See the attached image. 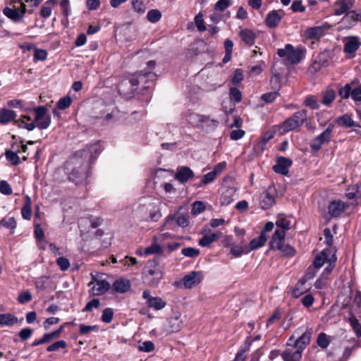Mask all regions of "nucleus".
<instances>
[{
	"label": "nucleus",
	"instance_id": "obj_51",
	"mask_svg": "<svg viewBox=\"0 0 361 361\" xmlns=\"http://www.w3.org/2000/svg\"><path fill=\"white\" fill-rule=\"evenodd\" d=\"M72 103V99L69 96H66L61 98L57 102V107L61 110H64L68 108Z\"/></svg>",
	"mask_w": 361,
	"mask_h": 361
},
{
	"label": "nucleus",
	"instance_id": "obj_50",
	"mask_svg": "<svg viewBox=\"0 0 361 361\" xmlns=\"http://www.w3.org/2000/svg\"><path fill=\"white\" fill-rule=\"evenodd\" d=\"M161 18V13L158 9H151L147 15V20L152 23L158 22Z\"/></svg>",
	"mask_w": 361,
	"mask_h": 361
},
{
	"label": "nucleus",
	"instance_id": "obj_10",
	"mask_svg": "<svg viewBox=\"0 0 361 361\" xmlns=\"http://www.w3.org/2000/svg\"><path fill=\"white\" fill-rule=\"evenodd\" d=\"M88 286L91 287V293L94 295H102L110 289V284L106 281L97 280L93 275Z\"/></svg>",
	"mask_w": 361,
	"mask_h": 361
},
{
	"label": "nucleus",
	"instance_id": "obj_35",
	"mask_svg": "<svg viewBox=\"0 0 361 361\" xmlns=\"http://www.w3.org/2000/svg\"><path fill=\"white\" fill-rule=\"evenodd\" d=\"M267 241L266 235L262 232L257 238L252 239L250 243L249 251L257 250L264 245Z\"/></svg>",
	"mask_w": 361,
	"mask_h": 361
},
{
	"label": "nucleus",
	"instance_id": "obj_24",
	"mask_svg": "<svg viewBox=\"0 0 361 361\" xmlns=\"http://www.w3.org/2000/svg\"><path fill=\"white\" fill-rule=\"evenodd\" d=\"M312 336V330H306L294 341L295 347H298L301 350H304L306 346L310 343Z\"/></svg>",
	"mask_w": 361,
	"mask_h": 361
},
{
	"label": "nucleus",
	"instance_id": "obj_57",
	"mask_svg": "<svg viewBox=\"0 0 361 361\" xmlns=\"http://www.w3.org/2000/svg\"><path fill=\"white\" fill-rule=\"evenodd\" d=\"M181 253L188 257H196L200 255V250L193 247H185L182 249Z\"/></svg>",
	"mask_w": 361,
	"mask_h": 361
},
{
	"label": "nucleus",
	"instance_id": "obj_28",
	"mask_svg": "<svg viewBox=\"0 0 361 361\" xmlns=\"http://www.w3.org/2000/svg\"><path fill=\"white\" fill-rule=\"evenodd\" d=\"M220 237L221 233L219 232L206 233L199 240L198 243L202 247H207L218 240Z\"/></svg>",
	"mask_w": 361,
	"mask_h": 361
},
{
	"label": "nucleus",
	"instance_id": "obj_34",
	"mask_svg": "<svg viewBox=\"0 0 361 361\" xmlns=\"http://www.w3.org/2000/svg\"><path fill=\"white\" fill-rule=\"evenodd\" d=\"M57 4L56 0H48L42 6L40 10V16L47 18L51 16L52 8Z\"/></svg>",
	"mask_w": 361,
	"mask_h": 361
},
{
	"label": "nucleus",
	"instance_id": "obj_56",
	"mask_svg": "<svg viewBox=\"0 0 361 361\" xmlns=\"http://www.w3.org/2000/svg\"><path fill=\"white\" fill-rule=\"evenodd\" d=\"M67 344L65 341L61 340L56 341L55 343H52L51 345H49L47 348V350L48 352H54L58 350L59 348H66Z\"/></svg>",
	"mask_w": 361,
	"mask_h": 361
},
{
	"label": "nucleus",
	"instance_id": "obj_5",
	"mask_svg": "<svg viewBox=\"0 0 361 361\" xmlns=\"http://www.w3.org/2000/svg\"><path fill=\"white\" fill-rule=\"evenodd\" d=\"M277 54L279 57L283 58L289 64H297L302 58V51L300 48L294 49L290 44H287L284 48L279 49Z\"/></svg>",
	"mask_w": 361,
	"mask_h": 361
},
{
	"label": "nucleus",
	"instance_id": "obj_53",
	"mask_svg": "<svg viewBox=\"0 0 361 361\" xmlns=\"http://www.w3.org/2000/svg\"><path fill=\"white\" fill-rule=\"evenodd\" d=\"M317 343L318 345L323 349L327 348L329 344V340L327 335L325 333H320L318 335Z\"/></svg>",
	"mask_w": 361,
	"mask_h": 361
},
{
	"label": "nucleus",
	"instance_id": "obj_47",
	"mask_svg": "<svg viewBox=\"0 0 361 361\" xmlns=\"http://www.w3.org/2000/svg\"><path fill=\"white\" fill-rule=\"evenodd\" d=\"M276 225L278 228L275 231H283L284 233V236L286 235V232L290 228V221L285 218H281L278 219L276 222Z\"/></svg>",
	"mask_w": 361,
	"mask_h": 361
},
{
	"label": "nucleus",
	"instance_id": "obj_63",
	"mask_svg": "<svg viewBox=\"0 0 361 361\" xmlns=\"http://www.w3.org/2000/svg\"><path fill=\"white\" fill-rule=\"evenodd\" d=\"M231 99L238 103L242 99L241 92L236 87H231L230 90Z\"/></svg>",
	"mask_w": 361,
	"mask_h": 361
},
{
	"label": "nucleus",
	"instance_id": "obj_2",
	"mask_svg": "<svg viewBox=\"0 0 361 361\" xmlns=\"http://www.w3.org/2000/svg\"><path fill=\"white\" fill-rule=\"evenodd\" d=\"M156 75L151 71H143L135 73L130 76L128 80H124L119 84V91H125V87L130 84L131 86L130 92L135 91L140 83H144V89L149 88L153 85Z\"/></svg>",
	"mask_w": 361,
	"mask_h": 361
},
{
	"label": "nucleus",
	"instance_id": "obj_48",
	"mask_svg": "<svg viewBox=\"0 0 361 361\" xmlns=\"http://www.w3.org/2000/svg\"><path fill=\"white\" fill-rule=\"evenodd\" d=\"M18 152H20L19 149H17L16 152L7 150L5 153V155L7 160L11 162L12 164L18 165L20 163V158L18 156Z\"/></svg>",
	"mask_w": 361,
	"mask_h": 361
},
{
	"label": "nucleus",
	"instance_id": "obj_31",
	"mask_svg": "<svg viewBox=\"0 0 361 361\" xmlns=\"http://www.w3.org/2000/svg\"><path fill=\"white\" fill-rule=\"evenodd\" d=\"M345 196L349 200L361 197V183H356L346 189Z\"/></svg>",
	"mask_w": 361,
	"mask_h": 361
},
{
	"label": "nucleus",
	"instance_id": "obj_46",
	"mask_svg": "<svg viewBox=\"0 0 361 361\" xmlns=\"http://www.w3.org/2000/svg\"><path fill=\"white\" fill-rule=\"evenodd\" d=\"M337 123L339 126H344L346 128L353 127L355 126V122L352 119V118L348 115L345 114L342 116H340L337 118Z\"/></svg>",
	"mask_w": 361,
	"mask_h": 361
},
{
	"label": "nucleus",
	"instance_id": "obj_19",
	"mask_svg": "<svg viewBox=\"0 0 361 361\" xmlns=\"http://www.w3.org/2000/svg\"><path fill=\"white\" fill-rule=\"evenodd\" d=\"M271 190V188H269L261 194L259 204L263 209H268L275 204V196Z\"/></svg>",
	"mask_w": 361,
	"mask_h": 361
},
{
	"label": "nucleus",
	"instance_id": "obj_58",
	"mask_svg": "<svg viewBox=\"0 0 361 361\" xmlns=\"http://www.w3.org/2000/svg\"><path fill=\"white\" fill-rule=\"evenodd\" d=\"M278 95V92H270L263 94L261 96V99L264 101L265 103L269 104L273 102L276 99Z\"/></svg>",
	"mask_w": 361,
	"mask_h": 361
},
{
	"label": "nucleus",
	"instance_id": "obj_12",
	"mask_svg": "<svg viewBox=\"0 0 361 361\" xmlns=\"http://www.w3.org/2000/svg\"><path fill=\"white\" fill-rule=\"evenodd\" d=\"M355 4V0H336L334 5V14L341 16L351 11Z\"/></svg>",
	"mask_w": 361,
	"mask_h": 361
},
{
	"label": "nucleus",
	"instance_id": "obj_49",
	"mask_svg": "<svg viewBox=\"0 0 361 361\" xmlns=\"http://www.w3.org/2000/svg\"><path fill=\"white\" fill-rule=\"evenodd\" d=\"M194 21L199 32H204L207 30V27L204 25L203 13L202 12L198 13L195 16Z\"/></svg>",
	"mask_w": 361,
	"mask_h": 361
},
{
	"label": "nucleus",
	"instance_id": "obj_21",
	"mask_svg": "<svg viewBox=\"0 0 361 361\" xmlns=\"http://www.w3.org/2000/svg\"><path fill=\"white\" fill-rule=\"evenodd\" d=\"M17 114L16 111L6 109H0V124L7 125L11 122H13L16 124Z\"/></svg>",
	"mask_w": 361,
	"mask_h": 361
},
{
	"label": "nucleus",
	"instance_id": "obj_15",
	"mask_svg": "<svg viewBox=\"0 0 361 361\" xmlns=\"http://www.w3.org/2000/svg\"><path fill=\"white\" fill-rule=\"evenodd\" d=\"M358 13L352 10L345 13L344 16L338 22L340 27L342 29H350L354 27L357 23Z\"/></svg>",
	"mask_w": 361,
	"mask_h": 361
},
{
	"label": "nucleus",
	"instance_id": "obj_22",
	"mask_svg": "<svg viewBox=\"0 0 361 361\" xmlns=\"http://www.w3.org/2000/svg\"><path fill=\"white\" fill-rule=\"evenodd\" d=\"M176 221L178 226L182 228L187 227L189 224V220L187 216L179 214L176 218L174 216H169L165 222V226L169 228H173V224Z\"/></svg>",
	"mask_w": 361,
	"mask_h": 361
},
{
	"label": "nucleus",
	"instance_id": "obj_61",
	"mask_svg": "<svg viewBox=\"0 0 361 361\" xmlns=\"http://www.w3.org/2000/svg\"><path fill=\"white\" fill-rule=\"evenodd\" d=\"M304 103L306 106L310 107L312 109H317L319 107V105L314 96L307 97Z\"/></svg>",
	"mask_w": 361,
	"mask_h": 361
},
{
	"label": "nucleus",
	"instance_id": "obj_36",
	"mask_svg": "<svg viewBox=\"0 0 361 361\" xmlns=\"http://www.w3.org/2000/svg\"><path fill=\"white\" fill-rule=\"evenodd\" d=\"M169 324V331L170 333L177 332L180 331L182 327V321L179 315L171 317Z\"/></svg>",
	"mask_w": 361,
	"mask_h": 361
},
{
	"label": "nucleus",
	"instance_id": "obj_42",
	"mask_svg": "<svg viewBox=\"0 0 361 361\" xmlns=\"http://www.w3.org/2000/svg\"><path fill=\"white\" fill-rule=\"evenodd\" d=\"M216 178L215 172L210 171L202 176V180L196 184L197 188H201L203 185L212 183Z\"/></svg>",
	"mask_w": 361,
	"mask_h": 361
},
{
	"label": "nucleus",
	"instance_id": "obj_1",
	"mask_svg": "<svg viewBox=\"0 0 361 361\" xmlns=\"http://www.w3.org/2000/svg\"><path fill=\"white\" fill-rule=\"evenodd\" d=\"M98 146L93 145L86 149L76 152L66 162L65 171L68 179L76 185L82 183L88 176L89 161L92 158V152H96Z\"/></svg>",
	"mask_w": 361,
	"mask_h": 361
},
{
	"label": "nucleus",
	"instance_id": "obj_23",
	"mask_svg": "<svg viewBox=\"0 0 361 361\" xmlns=\"http://www.w3.org/2000/svg\"><path fill=\"white\" fill-rule=\"evenodd\" d=\"M330 26L329 25H324L321 26H317L310 27L305 31V36L309 39H318L323 36L325 30L329 29Z\"/></svg>",
	"mask_w": 361,
	"mask_h": 361
},
{
	"label": "nucleus",
	"instance_id": "obj_9",
	"mask_svg": "<svg viewBox=\"0 0 361 361\" xmlns=\"http://www.w3.org/2000/svg\"><path fill=\"white\" fill-rule=\"evenodd\" d=\"M333 129L334 125H329L324 132L311 141V148L315 151H318L323 145L329 143L332 136Z\"/></svg>",
	"mask_w": 361,
	"mask_h": 361
},
{
	"label": "nucleus",
	"instance_id": "obj_39",
	"mask_svg": "<svg viewBox=\"0 0 361 361\" xmlns=\"http://www.w3.org/2000/svg\"><path fill=\"white\" fill-rule=\"evenodd\" d=\"M327 250H323L316 256L313 262L312 266L317 269L321 268L324 264L328 260Z\"/></svg>",
	"mask_w": 361,
	"mask_h": 361
},
{
	"label": "nucleus",
	"instance_id": "obj_4",
	"mask_svg": "<svg viewBox=\"0 0 361 361\" xmlns=\"http://www.w3.org/2000/svg\"><path fill=\"white\" fill-rule=\"evenodd\" d=\"M284 233L281 231H274L270 241V248L271 250H280L284 255L293 257L295 255V250L289 245H284Z\"/></svg>",
	"mask_w": 361,
	"mask_h": 361
},
{
	"label": "nucleus",
	"instance_id": "obj_8",
	"mask_svg": "<svg viewBox=\"0 0 361 361\" xmlns=\"http://www.w3.org/2000/svg\"><path fill=\"white\" fill-rule=\"evenodd\" d=\"M35 113L34 123L35 127L40 130L47 129L51 123V117L47 115L46 107L41 106L33 109Z\"/></svg>",
	"mask_w": 361,
	"mask_h": 361
},
{
	"label": "nucleus",
	"instance_id": "obj_13",
	"mask_svg": "<svg viewBox=\"0 0 361 361\" xmlns=\"http://www.w3.org/2000/svg\"><path fill=\"white\" fill-rule=\"evenodd\" d=\"M348 204L341 200H332L329 202L328 206V212L331 217L336 218L340 216Z\"/></svg>",
	"mask_w": 361,
	"mask_h": 361
},
{
	"label": "nucleus",
	"instance_id": "obj_11",
	"mask_svg": "<svg viewBox=\"0 0 361 361\" xmlns=\"http://www.w3.org/2000/svg\"><path fill=\"white\" fill-rule=\"evenodd\" d=\"M204 274L202 271H190L186 274L182 279V282L185 288L190 289L203 280Z\"/></svg>",
	"mask_w": 361,
	"mask_h": 361
},
{
	"label": "nucleus",
	"instance_id": "obj_20",
	"mask_svg": "<svg viewBox=\"0 0 361 361\" xmlns=\"http://www.w3.org/2000/svg\"><path fill=\"white\" fill-rule=\"evenodd\" d=\"M194 177L193 171L188 166H180L177 169L175 179L181 183H185Z\"/></svg>",
	"mask_w": 361,
	"mask_h": 361
},
{
	"label": "nucleus",
	"instance_id": "obj_14",
	"mask_svg": "<svg viewBox=\"0 0 361 361\" xmlns=\"http://www.w3.org/2000/svg\"><path fill=\"white\" fill-rule=\"evenodd\" d=\"M345 53L349 54V57L352 58L355 55V52L361 45V42L357 37H348L343 39Z\"/></svg>",
	"mask_w": 361,
	"mask_h": 361
},
{
	"label": "nucleus",
	"instance_id": "obj_52",
	"mask_svg": "<svg viewBox=\"0 0 361 361\" xmlns=\"http://www.w3.org/2000/svg\"><path fill=\"white\" fill-rule=\"evenodd\" d=\"M138 350L141 352L149 353L154 350V345L152 341H144L139 344Z\"/></svg>",
	"mask_w": 361,
	"mask_h": 361
},
{
	"label": "nucleus",
	"instance_id": "obj_29",
	"mask_svg": "<svg viewBox=\"0 0 361 361\" xmlns=\"http://www.w3.org/2000/svg\"><path fill=\"white\" fill-rule=\"evenodd\" d=\"M19 322L17 317L11 313L0 314V326L11 327Z\"/></svg>",
	"mask_w": 361,
	"mask_h": 361
},
{
	"label": "nucleus",
	"instance_id": "obj_40",
	"mask_svg": "<svg viewBox=\"0 0 361 361\" xmlns=\"http://www.w3.org/2000/svg\"><path fill=\"white\" fill-rule=\"evenodd\" d=\"M348 322L357 337H361V324L353 314H350Z\"/></svg>",
	"mask_w": 361,
	"mask_h": 361
},
{
	"label": "nucleus",
	"instance_id": "obj_17",
	"mask_svg": "<svg viewBox=\"0 0 361 361\" xmlns=\"http://www.w3.org/2000/svg\"><path fill=\"white\" fill-rule=\"evenodd\" d=\"M302 350L293 344L292 347L287 348L281 356L283 361H300L302 358Z\"/></svg>",
	"mask_w": 361,
	"mask_h": 361
},
{
	"label": "nucleus",
	"instance_id": "obj_6",
	"mask_svg": "<svg viewBox=\"0 0 361 361\" xmlns=\"http://www.w3.org/2000/svg\"><path fill=\"white\" fill-rule=\"evenodd\" d=\"M307 119V110L302 109L287 118L282 124L283 132L287 133L300 127Z\"/></svg>",
	"mask_w": 361,
	"mask_h": 361
},
{
	"label": "nucleus",
	"instance_id": "obj_59",
	"mask_svg": "<svg viewBox=\"0 0 361 361\" xmlns=\"http://www.w3.org/2000/svg\"><path fill=\"white\" fill-rule=\"evenodd\" d=\"M305 284V281L302 280L299 281L293 290V295L294 298L300 297L303 293L305 292V289L302 288Z\"/></svg>",
	"mask_w": 361,
	"mask_h": 361
},
{
	"label": "nucleus",
	"instance_id": "obj_26",
	"mask_svg": "<svg viewBox=\"0 0 361 361\" xmlns=\"http://www.w3.org/2000/svg\"><path fill=\"white\" fill-rule=\"evenodd\" d=\"M236 190L234 188H228L223 192L220 197L221 205H228L235 200Z\"/></svg>",
	"mask_w": 361,
	"mask_h": 361
},
{
	"label": "nucleus",
	"instance_id": "obj_43",
	"mask_svg": "<svg viewBox=\"0 0 361 361\" xmlns=\"http://www.w3.org/2000/svg\"><path fill=\"white\" fill-rule=\"evenodd\" d=\"M355 81H352L350 83L345 84L343 87H341L338 91V94L342 99H348L351 97L352 87L351 85H354Z\"/></svg>",
	"mask_w": 361,
	"mask_h": 361
},
{
	"label": "nucleus",
	"instance_id": "obj_45",
	"mask_svg": "<svg viewBox=\"0 0 361 361\" xmlns=\"http://www.w3.org/2000/svg\"><path fill=\"white\" fill-rule=\"evenodd\" d=\"M335 97V92L331 89H327L322 94V102L325 105H329L334 100Z\"/></svg>",
	"mask_w": 361,
	"mask_h": 361
},
{
	"label": "nucleus",
	"instance_id": "obj_3",
	"mask_svg": "<svg viewBox=\"0 0 361 361\" xmlns=\"http://www.w3.org/2000/svg\"><path fill=\"white\" fill-rule=\"evenodd\" d=\"M164 267L160 265L157 259L148 260L143 272V279L148 286L157 287L164 278Z\"/></svg>",
	"mask_w": 361,
	"mask_h": 361
},
{
	"label": "nucleus",
	"instance_id": "obj_54",
	"mask_svg": "<svg viewBox=\"0 0 361 361\" xmlns=\"http://www.w3.org/2000/svg\"><path fill=\"white\" fill-rule=\"evenodd\" d=\"M114 317V311L111 308H106L103 310L102 314V321L104 323H110Z\"/></svg>",
	"mask_w": 361,
	"mask_h": 361
},
{
	"label": "nucleus",
	"instance_id": "obj_25",
	"mask_svg": "<svg viewBox=\"0 0 361 361\" xmlns=\"http://www.w3.org/2000/svg\"><path fill=\"white\" fill-rule=\"evenodd\" d=\"M159 238L157 237L153 238V242L152 244L146 247L144 250L143 253L137 252V254H140V255L147 256L149 255H154V254H160L163 252V247L159 245L158 243Z\"/></svg>",
	"mask_w": 361,
	"mask_h": 361
},
{
	"label": "nucleus",
	"instance_id": "obj_41",
	"mask_svg": "<svg viewBox=\"0 0 361 361\" xmlns=\"http://www.w3.org/2000/svg\"><path fill=\"white\" fill-rule=\"evenodd\" d=\"M63 329V326H61L59 329L53 332L44 334L42 336V338L44 343H48L51 342L52 340L58 338L60 336V334H61Z\"/></svg>",
	"mask_w": 361,
	"mask_h": 361
},
{
	"label": "nucleus",
	"instance_id": "obj_7",
	"mask_svg": "<svg viewBox=\"0 0 361 361\" xmlns=\"http://www.w3.org/2000/svg\"><path fill=\"white\" fill-rule=\"evenodd\" d=\"M17 1L20 3L19 8H16L15 6L13 8L6 6L3 9L4 15L11 20L13 23L22 22L23 20L25 14L27 12L25 4L20 0H18Z\"/></svg>",
	"mask_w": 361,
	"mask_h": 361
},
{
	"label": "nucleus",
	"instance_id": "obj_32",
	"mask_svg": "<svg viewBox=\"0 0 361 361\" xmlns=\"http://www.w3.org/2000/svg\"><path fill=\"white\" fill-rule=\"evenodd\" d=\"M31 118L28 116H23L20 120H16V124H17L20 128H23L27 129L29 131H31L35 129V123L33 121H31Z\"/></svg>",
	"mask_w": 361,
	"mask_h": 361
},
{
	"label": "nucleus",
	"instance_id": "obj_37",
	"mask_svg": "<svg viewBox=\"0 0 361 361\" xmlns=\"http://www.w3.org/2000/svg\"><path fill=\"white\" fill-rule=\"evenodd\" d=\"M243 41L248 45H252L256 38L255 34L250 30L244 29L240 32Z\"/></svg>",
	"mask_w": 361,
	"mask_h": 361
},
{
	"label": "nucleus",
	"instance_id": "obj_16",
	"mask_svg": "<svg viewBox=\"0 0 361 361\" xmlns=\"http://www.w3.org/2000/svg\"><path fill=\"white\" fill-rule=\"evenodd\" d=\"M291 165V159L284 157H280L277 159L276 164L273 166V170L276 173L286 176L288 175V169Z\"/></svg>",
	"mask_w": 361,
	"mask_h": 361
},
{
	"label": "nucleus",
	"instance_id": "obj_38",
	"mask_svg": "<svg viewBox=\"0 0 361 361\" xmlns=\"http://www.w3.org/2000/svg\"><path fill=\"white\" fill-rule=\"evenodd\" d=\"M25 203L21 209V214L23 219L29 220L32 216L31 198L26 195L25 197Z\"/></svg>",
	"mask_w": 361,
	"mask_h": 361
},
{
	"label": "nucleus",
	"instance_id": "obj_33",
	"mask_svg": "<svg viewBox=\"0 0 361 361\" xmlns=\"http://www.w3.org/2000/svg\"><path fill=\"white\" fill-rule=\"evenodd\" d=\"M148 307L152 308L154 310H160L165 307L166 303L159 297H154L149 298V301H146Z\"/></svg>",
	"mask_w": 361,
	"mask_h": 361
},
{
	"label": "nucleus",
	"instance_id": "obj_30",
	"mask_svg": "<svg viewBox=\"0 0 361 361\" xmlns=\"http://www.w3.org/2000/svg\"><path fill=\"white\" fill-rule=\"evenodd\" d=\"M281 20V16L277 11H270L266 18L267 25L270 28L276 27Z\"/></svg>",
	"mask_w": 361,
	"mask_h": 361
},
{
	"label": "nucleus",
	"instance_id": "obj_55",
	"mask_svg": "<svg viewBox=\"0 0 361 361\" xmlns=\"http://www.w3.org/2000/svg\"><path fill=\"white\" fill-rule=\"evenodd\" d=\"M231 5V0H219L214 5V9L219 11H224Z\"/></svg>",
	"mask_w": 361,
	"mask_h": 361
},
{
	"label": "nucleus",
	"instance_id": "obj_27",
	"mask_svg": "<svg viewBox=\"0 0 361 361\" xmlns=\"http://www.w3.org/2000/svg\"><path fill=\"white\" fill-rule=\"evenodd\" d=\"M112 287L114 291L125 293L130 290V283L128 279H120L114 282Z\"/></svg>",
	"mask_w": 361,
	"mask_h": 361
},
{
	"label": "nucleus",
	"instance_id": "obj_18",
	"mask_svg": "<svg viewBox=\"0 0 361 361\" xmlns=\"http://www.w3.org/2000/svg\"><path fill=\"white\" fill-rule=\"evenodd\" d=\"M189 122L191 123H195L196 122L200 123L202 126H217L219 122L217 120L211 119L209 116H206L204 115H200L197 114H190L189 117Z\"/></svg>",
	"mask_w": 361,
	"mask_h": 361
},
{
	"label": "nucleus",
	"instance_id": "obj_62",
	"mask_svg": "<svg viewBox=\"0 0 361 361\" xmlns=\"http://www.w3.org/2000/svg\"><path fill=\"white\" fill-rule=\"evenodd\" d=\"M134 10L138 13H144L146 10L145 4L140 0H133L132 2Z\"/></svg>",
	"mask_w": 361,
	"mask_h": 361
},
{
	"label": "nucleus",
	"instance_id": "obj_60",
	"mask_svg": "<svg viewBox=\"0 0 361 361\" xmlns=\"http://www.w3.org/2000/svg\"><path fill=\"white\" fill-rule=\"evenodd\" d=\"M204 209L205 206L204 203L200 201H196L192 204V214L193 215H197L204 212Z\"/></svg>",
	"mask_w": 361,
	"mask_h": 361
},
{
	"label": "nucleus",
	"instance_id": "obj_64",
	"mask_svg": "<svg viewBox=\"0 0 361 361\" xmlns=\"http://www.w3.org/2000/svg\"><path fill=\"white\" fill-rule=\"evenodd\" d=\"M351 98L355 102H361V84L352 89Z\"/></svg>",
	"mask_w": 361,
	"mask_h": 361
},
{
	"label": "nucleus",
	"instance_id": "obj_44",
	"mask_svg": "<svg viewBox=\"0 0 361 361\" xmlns=\"http://www.w3.org/2000/svg\"><path fill=\"white\" fill-rule=\"evenodd\" d=\"M0 225L4 228L13 231L16 228V221L14 217L6 216L0 221Z\"/></svg>",
	"mask_w": 361,
	"mask_h": 361
}]
</instances>
